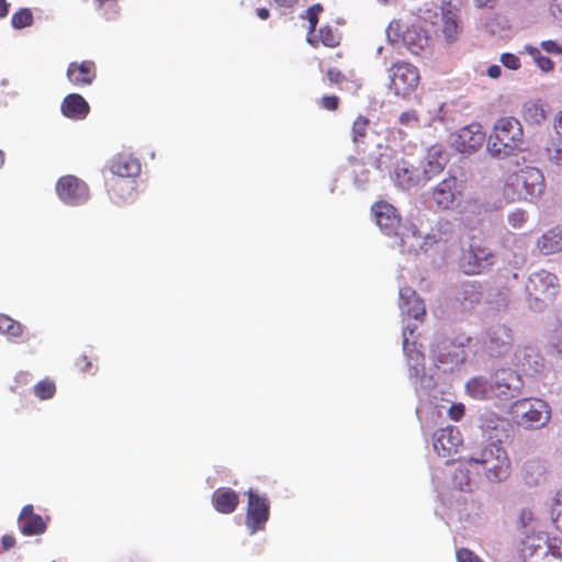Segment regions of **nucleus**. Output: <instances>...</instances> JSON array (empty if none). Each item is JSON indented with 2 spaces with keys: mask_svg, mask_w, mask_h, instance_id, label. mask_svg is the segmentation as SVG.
<instances>
[{
  "mask_svg": "<svg viewBox=\"0 0 562 562\" xmlns=\"http://www.w3.org/2000/svg\"><path fill=\"white\" fill-rule=\"evenodd\" d=\"M525 134L519 120L499 117L487 137V150L493 157L507 158L524 149Z\"/></svg>",
  "mask_w": 562,
  "mask_h": 562,
  "instance_id": "1",
  "label": "nucleus"
},
{
  "mask_svg": "<svg viewBox=\"0 0 562 562\" xmlns=\"http://www.w3.org/2000/svg\"><path fill=\"white\" fill-rule=\"evenodd\" d=\"M546 183L542 172L535 167H526L509 175L504 187L508 201H529L539 199L544 192Z\"/></svg>",
  "mask_w": 562,
  "mask_h": 562,
  "instance_id": "2",
  "label": "nucleus"
},
{
  "mask_svg": "<svg viewBox=\"0 0 562 562\" xmlns=\"http://www.w3.org/2000/svg\"><path fill=\"white\" fill-rule=\"evenodd\" d=\"M519 557L521 562H562V539L544 531L527 533Z\"/></svg>",
  "mask_w": 562,
  "mask_h": 562,
  "instance_id": "3",
  "label": "nucleus"
},
{
  "mask_svg": "<svg viewBox=\"0 0 562 562\" xmlns=\"http://www.w3.org/2000/svg\"><path fill=\"white\" fill-rule=\"evenodd\" d=\"M560 288L559 277L544 269L531 273L525 284L528 302L535 310H542L551 303L559 294Z\"/></svg>",
  "mask_w": 562,
  "mask_h": 562,
  "instance_id": "4",
  "label": "nucleus"
},
{
  "mask_svg": "<svg viewBox=\"0 0 562 562\" xmlns=\"http://www.w3.org/2000/svg\"><path fill=\"white\" fill-rule=\"evenodd\" d=\"M509 414L518 426L540 429L550 422L551 408L540 398H520L512 404Z\"/></svg>",
  "mask_w": 562,
  "mask_h": 562,
  "instance_id": "5",
  "label": "nucleus"
},
{
  "mask_svg": "<svg viewBox=\"0 0 562 562\" xmlns=\"http://www.w3.org/2000/svg\"><path fill=\"white\" fill-rule=\"evenodd\" d=\"M389 89L397 97L406 98L416 91L420 74L418 68L407 61H396L387 69Z\"/></svg>",
  "mask_w": 562,
  "mask_h": 562,
  "instance_id": "6",
  "label": "nucleus"
},
{
  "mask_svg": "<svg viewBox=\"0 0 562 562\" xmlns=\"http://www.w3.org/2000/svg\"><path fill=\"white\" fill-rule=\"evenodd\" d=\"M494 257V252L485 243L472 237L469 247L460 255L459 267L465 274H480L493 266Z\"/></svg>",
  "mask_w": 562,
  "mask_h": 562,
  "instance_id": "7",
  "label": "nucleus"
},
{
  "mask_svg": "<svg viewBox=\"0 0 562 562\" xmlns=\"http://www.w3.org/2000/svg\"><path fill=\"white\" fill-rule=\"evenodd\" d=\"M248 502L246 508L245 524L251 535L263 530L270 517L269 499L249 490L247 492Z\"/></svg>",
  "mask_w": 562,
  "mask_h": 562,
  "instance_id": "8",
  "label": "nucleus"
},
{
  "mask_svg": "<svg viewBox=\"0 0 562 562\" xmlns=\"http://www.w3.org/2000/svg\"><path fill=\"white\" fill-rule=\"evenodd\" d=\"M513 345L512 329L505 325L492 326L482 338L483 351L490 357H501L508 353Z\"/></svg>",
  "mask_w": 562,
  "mask_h": 562,
  "instance_id": "9",
  "label": "nucleus"
},
{
  "mask_svg": "<svg viewBox=\"0 0 562 562\" xmlns=\"http://www.w3.org/2000/svg\"><path fill=\"white\" fill-rule=\"evenodd\" d=\"M56 193L64 203L72 206L83 204L89 199L88 186L71 175L58 179Z\"/></svg>",
  "mask_w": 562,
  "mask_h": 562,
  "instance_id": "10",
  "label": "nucleus"
},
{
  "mask_svg": "<svg viewBox=\"0 0 562 562\" xmlns=\"http://www.w3.org/2000/svg\"><path fill=\"white\" fill-rule=\"evenodd\" d=\"M432 25L435 34L442 36L447 43L456 42L463 30L458 11L451 8H442L440 15H436Z\"/></svg>",
  "mask_w": 562,
  "mask_h": 562,
  "instance_id": "11",
  "label": "nucleus"
},
{
  "mask_svg": "<svg viewBox=\"0 0 562 562\" xmlns=\"http://www.w3.org/2000/svg\"><path fill=\"white\" fill-rule=\"evenodd\" d=\"M485 137L482 125L471 123L458 131L453 138V146L459 153L470 155L482 147Z\"/></svg>",
  "mask_w": 562,
  "mask_h": 562,
  "instance_id": "12",
  "label": "nucleus"
},
{
  "mask_svg": "<svg viewBox=\"0 0 562 562\" xmlns=\"http://www.w3.org/2000/svg\"><path fill=\"white\" fill-rule=\"evenodd\" d=\"M371 210L376 225L385 235H398L401 216L392 204L386 201H378L372 205Z\"/></svg>",
  "mask_w": 562,
  "mask_h": 562,
  "instance_id": "13",
  "label": "nucleus"
},
{
  "mask_svg": "<svg viewBox=\"0 0 562 562\" xmlns=\"http://www.w3.org/2000/svg\"><path fill=\"white\" fill-rule=\"evenodd\" d=\"M462 436L457 427L448 426L434 435V449L439 457L450 458L462 446Z\"/></svg>",
  "mask_w": 562,
  "mask_h": 562,
  "instance_id": "14",
  "label": "nucleus"
},
{
  "mask_svg": "<svg viewBox=\"0 0 562 562\" xmlns=\"http://www.w3.org/2000/svg\"><path fill=\"white\" fill-rule=\"evenodd\" d=\"M491 382L493 395L498 398L512 397L520 386V378L512 369L497 370L491 376Z\"/></svg>",
  "mask_w": 562,
  "mask_h": 562,
  "instance_id": "15",
  "label": "nucleus"
},
{
  "mask_svg": "<svg viewBox=\"0 0 562 562\" xmlns=\"http://www.w3.org/2000/svg\"><path fill=\"white\" fill-rule=\"evenodd\" d=\"M461 186L454 176H450L440 181L432 192V199L437 207L441 210L450 209L456 196L461 193Z\"/></svg>",
  "mask_w": 562,
  "mask_h": 562,
  "instance_id": "16",
  "label": "nucleus"
},
{
  "mask_svg": "<svg viewBox=\"0 0 562 562\" xmlns=\"http://www.w3.org/2000/svg\"><path fill=\"white\" fill-rule=\"evenodd\" d=\"M483 299L482 286L479 282L462 283L456 295L458 308L462 313L472 312Z\"/></svg>",
  "mask_w": 562,
  "mask_h": 562,
  "instance_id": "17",
  "label": "nucleus"
},
{
  "mask_svg": "<svg viewBox=\"0 0 562 562\" xmlns=\"http://www.w3.org/2000/svg\"><path fill=\"white\" fill-rule=\"evenodd\" d=\"M66 75L74 86H89L97 77V67L92 60L71 61Z\"/></svg>",
  "mask_w": 562,
  "mask_h": 562,
  "instance_id": "18",
  "label": "nucleus"
},
{
  "mask_svg": "<svg viewBox=\"0 0 562 562\" xmlns=\"http://www.w3.org/2000/svg\"><path fill=\"white\" fill-rule=\"evenodd\" d=\"M20 530L24 536H37L46 531L47 525L41 515L33 510V505H25L19 516Z\"/></svg>",
  "mask_w": 562,
  "mask_h": 562,
  "instance_id": "19",
  "label": "nucleus"
},
{
  "mask_svg": "<svg viewBox=\"0 0 562 562\" xmlns=\"http://www.w3.org/2000/svg\"><path fill=\"white\" fill-rule=\"evenodd\" d=\"M485 476L491 482H501L506 480L510 473V460L507 452H501L497 457L485 460L483 467Z\"/></svg>",
  "mask_w": 562,
  "mask_h": 562,
  "instance_id": "20",
  "label": "nucleus"
},
{
  "mask_svg": "<svg viewBox=\"0 0 562 562\" xmlns=\"http://www.w3.org/2000/svg\"><path fill=\"white\" fill-rule=\"evenodd\" d=\"M60 111L70 120H83L89 114L90 106L82 95L70 93L64 98Z\"/></svg>",
  "mask_w": 562,
  "mask_h": 562,
  "instance_id": "21",
  "label": "nucleus"
},
{
  "mask_svg": "<svg viewBox=\"0 0 562 562\" xmlns=\"http://www.w3.org/2000/svg\"><path fill=\"white\" fill-rule=\"evenodd\" d=\"M547 474L548 462L541 458H533L526 461L521 469L522 480L530 486H536L544 482Z\"/></svg>",
  "mask_w": 562,
  "mask_h": 562,
  "instance_id": "22",
  "label": "nucleus"
},
{
  "mask_svg": "<svg viewBox=\"0 0 562 562\" xmlns=\"http://www.w3.org/2000/svg\"><path fill=\"white\" fill-rule=\"evenodd\" d=\"M110 170L116 178L132 180L140 173V164L132 156L120 155L112 161Z\"/></svg>",
  "mask_w": 562,
  "mask_h": 562,
  "instance_id": "23",
  "label": "nucleus"
},
{
  "mask_svg": "<svg viewBox=\"0 0 562 562\" xmlns=\"http://www.w3.org/2000/svg\"><path fill=\"white\" fill-rule=\"evenodd\" d=\"M402 313L415 319H422L426 314L423 300H420L415 291L409 288L402 289L400 292Z\"/></svg>",
  "mask_w": 562,
  "mask_h": 562,
  "instance_id": "24",
  "label": "nucleus"
},
{
  "mask_svg": "<svg viewBox=\"0 0 562 562\" xmlns=\"http://www.w3.org/2000/svg\"><path fill=\"white\" fill-rule=\"evenodd\" d=\"M212 504L221 514H232L239 504L238 494L228 487H220L213 492Z\"/></svg>",
  "mask_w": 562,
  "mask_h": 562,
  "instance_id": "25",
  "label": "nucleus"
},
{
  "mask_svg": "<svg viewBox=\"0 0 562 562\" xmlns=\"http://www.w3.org/2000/svg\"><path fill=\"white\" fill-rule=\"evenodd\" d=\"M537 248L543 255H553L562 251V225H557L540 236Z\"/></svg>",
  "mask_w": 562,
  "mask_h": 562,
  "instance_id": "26",
  "label": "nucleus"
},
{
  "mask_svg": "<svg viewBox=\"0 0 562 562\" xmlns=\"http://www.w3.org/2000/svg\"><path fill=\"white\" fill-rule=\"evenodd\" d=\"M394 181L400 188L408 190L418 183V169L401 160L394 168Z\"/></svg>",
  "mask_w": 562,
  "mask_h": 562,
  "instance_id": "27",
  "label": "nucleus"
},
{
  "mask_svg": "<svg viewBox=\"0 0 562 562\" xmlns=\"http://www.w3.org/2000/svg\"><path fill=\"white\" fill-rule=\"evenodd\" d=\"M108 188L111 199L114 202L120 203L124 202L125 200L134 195L136 184L134 180L120 179L113 177L108 182Z\"/></svg>",
  "mask_w": 562,
  "mask_h": 562,
  "instance_id": "28",
  "label": "nucleus"
},
{
  "mask_svg": "<svg viewBox=\"0 0 562 562\" xmlns=\"http://www.w3.org/2000/svg\"><path fill=\"white\" fill-rule=\"evenodd\" d=\"M401 37L407 49L415 55H418L428 45V36L415 25L407 26Z\"/></svg>",
  "mask_w": 562,
  "mask_h": 562,
  "instance_id": "29",
  "label": "nucleus"
},
{
  "mask_svg": "<svg viewBox=\"0 0 562 562\" xmlns=\"http://www.w3.org/2000/svg\"><path fill=\"white\" fill-rule=\"evenodd\" d=\"M370 130V119L363 114L357 115L351 124L350 131V137L356 147H359L366 143Z\"/></svg>",
  "mask_w": 562,
  "mask_h": 562,
  "instance_id": "30",
  "label": "nucleus"
},
{
  "mask_svg": "<svg viewBox=\"0 0 562 562\" xmlns=\"http://www.w3.org/2000/svg\"><path fill=\"white\" fill-rule=\"evenodd\" d=\"M491 379L486 380L484 378H473L467 383L468 393L477 400H487L493 398V390H492Z\"/></svg>",
  "mask_w": 562,
  "mask_h": 562,
  "instance_id": "31",
  "label": "nucleus"
},
{
  "mask_svg": "<svg viewBox=\"0 0 562 562\" xmlns=\"http://www.w3.org/2000/svg\"><path fill=\"white\" fill-rule=\"evenodd\" d=\"M522 117L528 124L539 125L544 122L547 113L541 101H527L522 106Z\"/></svg>",
  "mask_w": 562,
  "mask_h": 562,
  "instance_id": "32",
  "label": "nucleus"
},
{
  "mask_svg": "<svg viewBox=\"0 0 562 562\" xmlns=\"http://www.w3.org/2000/svg\"><path fill=\"white\" fill-rule=\"evenodd\" d=\"M501 452H506V450L499 445V443H490L482 448L480 451L474 452L470 458L469 461L482 465V468L485 465V460L493 459L497 457V454H501Z\"/></svg>",
  "mask_w": 562,
  "mask_h": 562,
  "instance_id": "33",
  "label": "nucleus"
},
{
  "mask_svg": "<svg viewBox=\"0 0 562 562\" xmlns=\"http://www.w3.org/2000/svg\"><path fill=\"white\" fill-rule=\"evenodd\" d=\"M23 333V326L18 321L11 318L7 314H0V334L8 336L10 339L18 338Z\"/></svg>",
  "mask_w": 562,
  "mask_h": 562,
  "instance_id": "34",
  "label": "nucleus"
},
{
  "mask_svg": "<svg viewBox=\"0 0 562 562\" xmlns=\"http://www.w3.org/2000/svg\"><path fill=\"white\" fill-rule=\"evenodd\" d=\"M525 50L542 71L549 72L554 69V63L549 57L543 56L538 47L527 45Z\"/></svg>",
  "mask_w": 562,
  "mask_h": 562,
  "instance_id": "35",
  "label": "nucleus"
},
{
  "mask_svg": "<svg viewBox=\"0 0 562 562\" xmlns=\"http://www.w3.org/2000/svg\"><path fill=\"white\" fill-rule=\"evenodd\" d=\"M34 394L37 398L45 401L52 398L56 393V385L54 381L48 378L40 381L34 385Z\"/></svg>",
  "mask_w": 562,
  "mask_h": 562,
  "instance_id": "36",
  "label": "nucleus"
},
{
  "mask_svg": "<svg viewBox=\"0 0 562 562\" xmlns=\"http://www.w3.org/2000/svg\"><path fill=\"white\" fill-rule=\"evenodd\" d=\"M318 38L326 47L335 48L340 44V35L328 25L319 29Z\"/></svg>",
  "mask_w": 562,
  "mask_h": 562,
  "instance_id": "37",
  "label": "nucleus"
},
{
  "mask_svg": "<svg viewBox=\"0 0 562 562\" xmlns=\"http://www.w3.org/2000/svg\"><path fill=\"white\" fill-rule=\"evenodd\" d=\"M33 23V13L30 9L23 8L16 11L11 16V24L14 29H24L31 26Z\"/></svg>",
  "mask_w": 562,
  "mask_h": 562,
  "instance_id": "38",
  "label": "nucleus"
},
{
  "mask_svg": "<svg viewBox=\"0 0 562 562\" xmlns=\"http://www.w3.org/2000/svg\"><path fill=\"white\" fill-rule=\"evenodd\" d=\"M551 519L554 528L562 533V487L555 494Z\"/></svg>",
  "mask_w": 562,
  "mask_h": 562,
  "instance_id": "39",
  "label": "nucleus"
},
{
  "mask_svg": "<svg viewBox=\"0 0 562 562\" xmlns=\"http://www.w3.org/2000/svg\"><path fill=\"white\" fill-rule=\"evenodd\" d=\"M445 162L441 155H438L435 159H428L424 167L425 176L430 179L438 175L443 169Z\"/></svg>",
  "mask_w": 562,
  "mask_h": 562,
  "instance_id": "40",
  "label": "nucleus"
},
{
  "mask_svg": "<svg viewBox=\"0 0 562 562\" xmlns=\"http://www.w3.org/2000/svg\"><path fill=\"white\" fill-rule=\"evenodd\" d=\"M322 11L323 7L321 4H314L306 10V19L310 23L308 33H313L316 30L318 15Z\"/></svg>",
  "mask_w": 562,
  "mask_h": 562,
  "instance_id": "41",
  "label": "nucleus"
},
{
  "mask_svg": "<svg viewBox=\"0 0 562 562\" xmlns=\"http://www.w3.org/2000/svg\"><path fill=\"white\" fill-rule=\"evenodd\" d=\"M527 222V214L522 210H516L508 215V223L514 228H520Z\"/></svg>",
  "mask_w": 562,
  "mask_h": 562,
  "instance_id": "42",
  "label": "nucleus"
},
{
  "mask_svg": "<svg viewBox=\"0 0 562 562\" xmlns=\"http://www.w3.org/2000/svg\"><path fill=\"white\" fill-rule=\"evenodd\" d=\"M501 61L506 68L510 70H517L520 68L521 65L519 57L510 53L502 54Z\"/></svg>",
  "mask_w": 562,
  "mask_h": 562,
  "instance_id": "43",
  "label": "nucleus"
},
{
  "mask_svg": "<svg viewBox=\"0 0 562 562\" xmlns=\"http://www.w3.org/2000/svg\"><path fill=\"white\" fill-rule=\"evenodd\" d=\"M340 99L337 95H324L319 99V105L327 111H336L339 108Z\"/></svg>",
  "mask_w": 562,
  "mask_h": 562,
  "instance_id": "44",
  "label": "nucleus"
},
{
  "mask_svg": "<svg viewBox=\"0 0 562 562\" xmlns=\"http://www.w3.org/2000/svg\"><path fill=\"white\" fill-rule=\"evenodd\" d=\"M458 562H482V560L468 548H460L457 551Z\"/></svg>",
  "mask_w": 562,
  "mask_h": 562,
  "instance_id": "45",
  "label": "nucleus"
},
{
  "mask_svg": "<svg viewBox=\"0 0 562 562\" xmlns=\"http://www.w3.org/2000/svg\"><path fill=\"white\" fill-rule=\"evenodd\" d=\"M540 47L548 54L555 56L562 55V46L553 40L542 41Z\"/></svg>",
  "mask_w": 562,
  "mask_h": 562,
  "instance_id": "46",
  "label": "nucleus"
},
{
  "mask_svg": "<svg viewBox=\"0 0 562 562\" xmlns=\"http://www.w3.org/2000/svg\"><path fill=\"white\" fill-rule=\"evenodd\" d=\"M76 367L81 373H92L93 371V363L86 355L77 358Z\"/></svg>",
  "mask_w": 562,
  "mask_h": 562,
  "instance_id": "47",
  "label": "nucleus"
},
{
  "mask_svg": "<svg viewBox=\"0 0 562 562\" xmlns=\"http://www.w3.org/2000/svg\"><path fill=\"white\" fill-rule=\"evenodd\" d=\"M548 150L553 154L552 157L557 162L562 164V136L555 137L552 142L551 148Z\"/></svg>",
  "mask_w": 562,
  "mask_h": 562,
  "instance_id": "48",
  "label": "nucleus"
},
{
  "mask_svg": "<svg viewBox=\"0 0 562 562\" xmlns=\"http://www.w3.org/2000/svg\"><path fill=\"white\" fill-rule=\"evenodd\" d=\"M326 77L328 81L333 85H339L346 80V76L339 69L336 68H329L326 71Z\"/></svg>",
  "mask_w": 562,
  "mask_h": 562,
  "instance_id": "49",
  "label": "nucleus"
},
{
  "mask_svg": "<svg viewBox=\"0 0 562 562\" xmlns=\"http://www.w3.org/2000/svg\"><path fill=\"white\" fill-rule=\"evenodd\" d=\"M464 415V405L463 404H453L449 409V416L451 419L458 422Z\"/></svg>",
  "mask_w": 562,
  "mask_h": 562,
  "instance_id": "50",
  "label": "nucleus"
},
{
  "mask_svg": "<svg viewBox=\"0 0 562 562\" xmlns=\"http://www.w3.org/2000/svg\"><path fill=\"white\" fill-rule=\"evenodd\" d=\"M551 344L558 352L562 353V325L552 334Z\"/></svg>",
  "mask_w": 562,
  "mask_h": 562,
  "instance_id": "51",
  "label": "nucleus"
},
{
  "mask_svg": "<svg viewBox=\"0 0 562 562\" xmlns=\"http://www.w3.org/2000/svg\"><path fill=\"white\" fill-rule=\"evenodd\" d=\"M417 121H418V117L414 111L403 112L400 115V123L403 125H408L412 122H417Z\"/></svg>",
  "mask_w": 562,
  "mask_h": 562,
  "instance_id": "52",
  "label": "nucleus"
},
{
  "mask_svg": "<svg viewBox=\"0 0 562 562\" xmlns=\"http://www.w3.org/2000/svg\"><path fill=\"white\" fill-rule=\"evenodd\" d=\"M550 11L553 16L562 20V0H552Z\"/></svg>",
  "mask_w": 562,
  "mask_h": 562,
  "instance_id": "53",
  "label": "nucleus"
},
{
  "mask_svg": "<svg viewBox=\"0 0 562 562\" xmlns=\"http://www.w3.org/2000/svg\"><path fill=\"white\" fill-rule=\"evenodd\" d=\"M1 543L4 550H9L14 547L15 538L11 535H5L2 537Z\"/></svg>",
  "mask_w": 562,
  "mask_h": 562,
  "instance_id": "54",
  "label": "nucleus"
},
{
  "mask_svg": "<svg viewBox=\"0 0 562 562\" xmlns=\"http://www.w3.org/2000/svg\"><path fill=\"white\" fill-rule=\"evenodd\" d=\"M553 126H554L557 137H562V111L554 119Z\"/></svg>",
  "mask_w": 562,
  "mask_h": 562,
  "instance_id": "55",
  "label": "nucleus"
},
{
  "mask_svg": "<svg viewBox=\"0 0 562 562\" xmlns=\"http://www.w3.org/2000/svg\"><path fill=\"white\" fill-rule=\"evenodd\" d=\"M501 72H502L501 67L497 65H492L487 69L488 77H491L493 79L498 78L501 76Z\"/></svg>",
  "mask_w": 562,
  "mask_h": 562,
  "instance_id": "56",
  "label": "nucleus"
},
{
  "mask_svg": "<svg viewBox=\"0 0 562 562\" xmlns=\"http://www.w3.org/2000/svg\"><path fill=\"white\" fill-rule=\"evenodd\" d=\"M479 8H494L497 0H474Z\"/></svg>",
  "mask_w": 562,
  "mask_h": 562,
  "instance_id": "57",
  "label": "nucleus"
},
{
  "mask_svg": "<svg viewBox=\"0 0 562 562\" xmlns=\"http://www.w3.org/2000/svg\"><path fill=\"white\" fill-rule=\"evenodd\" d=\"M10 4L7 2V0H0V19H3L9 13Z\"/></svg>",
  "mask_w": 562,
  "mask_h": 562,
  "instance_id": "58",
  "label": "nucleus"
},
{
  "mask_svg": "<svg viewBox=\"0 0 562 562\" xmlns=\"http://www.w3.org/2000/svg\"><path fill=\"white\" fill-rule=\"evenodd\" d=\"M299 0H274V2L284 8H292L294 4L297 3Z\"/></svg>",
  "mask_w": 562,
  "mask_h": 562,
  "instance_id": "59",
  "label": "nucleus"
},
{
  "mask_svg": "<svg viewBox=\"0 0 562 562\" xmlns=\"http://www.w3.org/2000/svg\"><path fill=\"white\" fill-rule=\"evenodd\" d=\"M257 15L261 20H267L270 16V11L267 8H258L256 11Z\"/></svg>",
  "mask_w": 562,
  "mask_h": 562,
  "instance_id": "60",
  "label": "nucleus"
},
{
  "mask_svg": "<svg viewBox=\"0 0 562 562\" xmlns=\"http://www.w3.org/2000/svg\"><path fill=\"white\" fill-rule=\"evenodd\" d=\"M407 331H409L411 335H413L414 333V329L413 328H409L408 326L404 329L403 331V336H404V339H403V349L406 350L407 349V346H408V338H407Z\"/></svg>",
  "mask_w": 562,
  "mask_h": 562,
  "instance_id": "61",
  "label": "nucleus"
},
{
  "mask_svg": "<svg viewBox=\"0 0 562 562\" xmlns=\"http://www.w3.org/2000/svg\"><path fill=\"white\" fill-rule=\"evenodd\" d=\"M472 338L468 336L461 337V340L459 341V345L464 347L471 342Z\"/></svg>",
  "mask_w": 562,
  "mask_h": 562,
  "instance_id": "62",
  "label": "nucleus"
},
{
  "mask_svg": "<svg viewBox=\"0 0 562 562\" xmlns=\"http://www.w3.org/2000/svg\"><path fill=\"white\" fill-rule=\"evenodd\" d=\"M4 164V153L0 150V167Z\"/></svg>",
  "mask_w": 562,
  "mask_h": 562,
  "instance_id": "63",
  "label": "nucleus"
}]
</instances>
